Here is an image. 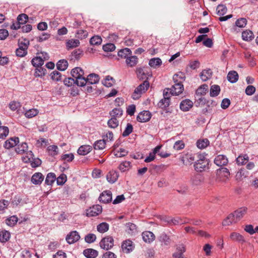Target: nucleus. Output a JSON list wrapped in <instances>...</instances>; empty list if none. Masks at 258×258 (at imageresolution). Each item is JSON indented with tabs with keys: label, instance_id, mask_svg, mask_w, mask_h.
<instances>
[{
	"label": "nucleus",
	"instance_id": "obj_1",
	"mask_svg": "<svg viewBox=\"0 0 258 258\" xmlns=\"http://www.w3.org/2000/svg\"><path fill=\"white\" fill-rule=\"evenodd\" d=\"M198 160L194 164L195 169L198 172H202L208 168L209 161L206 158L204 154L198 155Z\"/></svg>",
	"mask_w": 258,
	"mask_h": 258
},
{
	"label": "nucleus",
	"instance_id": "obj_2",
	"mask_svg": "<svg viewBox=\"0 0 258 258\" xmlns=\"http://www.w3.org/2000/svg\"><path fill=\"white\" fill-rule=\"evenodd\" d=\"M149 85V83L147 80L144 81L143 83L135 89L133 93L132 98L134 99H138L142 93H145L147 90Z\"/></svg>",
	"mask_w": 258,
	"mask_h": 258
},
{
	"label": "nucleus",
	"instance_id": "obj_3",
	"mask_svg": "<svg viewBox=\"0 0 258 258\" xmlns=\"http://www.w3.org/2000/svg\"><path fill=\"white\" fill-rule=\"evenodd\" d=\"M169 89L166 88L163 91V98L162 99L158 104L159 107L164 108L167 107L170 105V98L171 96V93L169 92Z\"/></svg>",
	"mask_w": 258,
	"mask_h": 258
},
{
	"label": "nucleus",
	"instance_id": "obj_4",
	"mask_svg": "<svg viewBox=\"0 0 258 258\" xmlns=\"http://www.w3.org/2000/svg\"><path fill=\"white\" fill-rule=\"evenodd\" d=\"M100 246L101 248L106 250L111 248L114 245L113 238L110 236L105 237L101 239L100 243Z\"/></svg>",
	"mask_w": 258,
	"mask_h": 258
},
{
	"label": "nucleus",
	"instance_id": "obj_5",
	"mask_svg": "<svg viewBox=\"0 0 258 258\" xmlns=\"http://www.w3.org/2000/svg\"><path fill=\"white\" fill-rule=\"evenodd\" d=\"M138 78L140 80L148 79L152 75L148 68H137L136 70Z\"/></svg>",
	"mask_w": 258,
	"mask_h": 258
},
{
	"label": "nucleus",
	"instance_id": "obj_6",
	"mask_svg": "<svg viewBox=\"0 0 258 258\" xmlns=\"http://www.w3.org/2000/svg\"><path fill=\"white\" fill-rule=\"evenodd\" d=\"M102 211V208L100 205H94L86 210V215L88 217L97 216L101 213Z\"/></svg>",
	"mask_w": 258,
	"mask_h": 258
},
{
	"label": "nucleus",
	"instance_id": "obj_7",
	"mask_svg": "<svg viewBox=\"0 0 258 258\" xmlns=\"http://www.w3.org/2000/svg\"><path fill=\"white\" fill-rule=\"evenodd\" d=\"M174 85L169 89V92L171 95H178L181 94L183 90V85L182 83H174Z\"/></svg>",
	"mask_w": 258,
	"mask_h": 258
},
{
	"label": "nucleus",
	"instance_id": "obj_8",
	"mask_svg": "<svg viewBox=\"0 0 258 258\" xmlns=\"http://www.w3.org/2000/svg\"><path fill=\"white\" fill-rule=\"evenodd\" d=\"M247 208L245 207H241L231 213L233 215V218L236 222L239 221L246 213Z\"/></svg>",
	"mask_w": 258,
	"mask_h": 258
},
{
	"label": "nucleus",
	"instance_id": "obj_9",
	"mask_svg": "<svg viewBox=\"0 0 258 258\" xmlns=\"http://www.w3.org/2000/svg\"><path fill=\"white\" fill-rule=\"evenodd\" d=\"M80 238V236L79 233L76 231H73L67 235L66 240L69 244H71L78 241Z\"/></svg>",
	"mask_w": 258,
	"mask_h": 258
},
{
	"label": "nucleus",
	"instance_id": "obj_10",
	"mask_svg": "<svg viewBox=\"0 0 258 258\" xmlns=\"http://www.w3.org/2000/svg\"><path fill=\"white\" fill-rule=\"evenodd\" d=\"M100 202L108 203L112 200V193L110 190H105L102 192L98 199Z\"/></svg>",
	"mask_w": 258,
	"mask_h": 258
},
{
	"label": "nucleus",
	"instance_id": "obj_11",
	"mask_svg": "<svg viewBox=\"0 0 258 258\" xmlns=\"http://www.w3.org/2000/svg\"><path fill=\"white\" fill-rule=\"evenodd\" d=\"M151 118V114L149 111L144 110L141 112L137 116V119L141 122L148 121Z\"/></svg>",
	"mask_w": 258,
	"mask_h": 258
},
{
	"label": "nucleus",
	"instance_id": "obj_12",
	"mask_svg": "<svg viewBox=\"0 0 258 258\" xmlns=\"http://www.w3.org/2000/svg\"><path fill=\"white\" fill-rule=\"evenodd\" d=\"M27 157L28 158V160L31 163V166L35 168L40 166L41 164V161L39 158H33V154L32 151H30L27 153Z\"/></svg>",
	"mask_w": 258,
	"mask_h": 258
},
{
	"label": "nucleus",
	"instance_id": "obj_13",
	"mask_svg": "<svg viewBox=\"0 0 258 258\" xmlns=\"http://www.w3.org/2000/svg\"><path fill=\"white\" fill-rule=\"evenodd\" d=\"M228 160L226 156L219 155L216 157L214 159V163L218 166H222L227 165Z\"/></svg>",
	"mask_w": 258,
	"mask_h": 258
},
{
	"label": "nucleus",
	"instance_id": "obj_14",
	"mask_svg": "<svg viewBox=\"0 0 258 258\" xmlns=\"http://www.w3.org/2000/svg\"><path fill=\"white\" fill-rule=\"evenodd\" d=\"M19 142V139L18 137H14L7 140L4 145V147L7 149H9L16 146Z\"/></svg>",
	"mask_w": 258,
	"mask_h": 258
},
{
	"label": "nucleus",
	"instance_id": "obj_15",
	"mask_svg": "<svg viewBox=\"0 0 258 258\" xmlns=\"http://www.w3.org/2000/svg\"><path fill=\"white\" fill-rule=\"evenodd\" d=\"M44 180V176L40 172L35 173L32 176L31 181L34 184H40Z\"/></svg>",
	"mask_w": 258,
	"mask_h": 258
},
{
	"label": "nucleus",
	"instance_id": "obj_16",
	"mask_svg": "<svg viewBox=\"0 0 258 258\" xmlns=\"http://www.w3.org/2000/svg\"><path fill=\"white\" fill-rule=\"evenodd\" d=\"M143 240L147 243L152 242L155 238L153 233L151 231H145L142 234Z\"/></svg>",
	"mask_w": 258,
	"mask_h": 258
},
{
	"label": "nucleus",
	"instance_id": "obj_17",
	"mask_svg": "<svg viewBox=\"0 0 258 258\" xmlns=\"http://www.w3.org/2000/svg\"><path fill=\"white\" fill-rule=\"evenodd\" d=\"M192 102L189 99L182 100L180 104V108L183 111H187L192 107Z\"/></svg>",
	"mask_w": 258,
	"mask_h": 258
},
{
	"label": "nucleus",
	"instance_id": "obj_18",
	"mask_svg": "<svg viewBox=\"0 0 258 258\" xmlns=\"http://www.w3.org/2000/svg\"><path fill=\"white\" fill-rule=\"evenodd\" d=\"M132 243V241L130 240H126L122 242L121 248L124 252L128 253L133 250Z\"/></svg>",
	"mask_w": 258,
	"mask_h": 258
},
{
	"label": "nucleus",
	"instance_id": "obj_19",
	"mask_svg": "<svg viewBox=\"0 0 258 258\" xmlns=\"http://www.w3.org/2000/svg\"><path fill=\"white\" fill-rule=\"evenodd\" d=\"M118 173L114 170L110 171L106 175L107 181L110 183H114L118 177Z\"/></svg>",
	"mask_w": 258,
	"mask_h": 258
},
{
	"label": "nucleus",
	"instance_id": "obj_20",
	"mask_svg": "<svg viewBox=\"0 0 258 258\" xmlns=\"http://www.w3.org/2000/svg\"><path fill=\"white\" fill-rule=\"evenodd\" d=\"M185 251V248L182 244L177 245L176 251L173 254V258H184L183 253Z\"/></svg>",
	"mask_w": 258,
	"mask_h": 258
},
{
	"label": "nucleus",
	"instance_id": "obj_21",
	"mask_svg": "<svg viewBox=\"0 0 258 258\" xmlns=\"http://www.w3.org/2000/svg\"><path fill=\"white\" fill-rule=\"evenodd\" d=\"M125 59L126 65L130 67L135 66L138 61V58L135 55H130Z\"/></svg>",
	"mask_w": 258,
	"mask_h": 258
},
{
	"label": "nucleus",
	"instance_id": "obj_22",
	"mask_svg": "<svg viewBox=\"0 0 258 258\" xmlns=\"http://www.w3.org/2000/svg\"><path fill=\"white\" fill-rule=\"evenodd\" d=\"M83 254L87 258H95L97 256L98 252L94 249L87 248L83 251Z\"/></svg>",
	"mask_w": 258,
	"mask_h": 258
},
{
	"label": "nucleus",
	"instance_id": "obj_23",
	"mask_svg": "<svg viewBox=\"0 0 258 258\" xmlns=\"http://www.w3.org/2000/svg\"><path fill=\"white\" fill-rule=\"evenodd\" d=\"M212 75V71L211 69L204 70L200 74V78L203 81H206L210 79Z\"/></svg>",
	"mask_w": 258,
	"mask_h": 258
},
{
	"label": "nucleus",
	"instance_id": "obj_24",
	"mask_svg": "<svg viewBox=\"0 0 258 258\" xmlns=\"http://www.w3.org/2000/svg\"><path fill=\"white\" fill-rule=\"evenodd\" d=\"M92 147L90 145H83L79 147L78 150V153L81 155H86L90 153Z\"/></svg>",
	"mask_w": 258,
	"mask_h": 258
},
{
	"label": "nucleus",
	"instance_id": "obj_25",
	"mask_svg": "<svg viewBox=\"0 0 258 258\" xmlns=\"http://www.w3.org/2000/svg\"><path fill=\"white\" fill-rule=\"evenodd\" d=\"M99 76L94 73L89 75L86 78L87 83L89 84H95L98 83L99 81Z\"/></svg>",
	"mask_w": 258,
	"mask_h": 258
},
{
	"label": "nucleus",
	"instance_id": "obj_26",
	"mask_svg": "<svg viewBox=\"0 0 258 258\" xmlns=\"http://www.w3.org/2000/svg\"><path fill=\"white\" fill-rule=\"evenodd\" d=\"M16 152L20 154H22L25 153H28V145L25 142L22 143L21 144L17 146L15 149Z\"/></svg>",
	"mask_w": 258,
	"mask_h": 258
},
{
	"label": "nucleus",
	"instance_id": "obj_27",
	"mask_svg": "<svg viewBox=\"0 0 258 258\" xmlns=\"http://www.w3.org/2000/svg\"><path fill=\"white\" fill-rule=\"evenodd\" d=\"M227 78L230 83H234L238 81V75L236 71H231L228 73Z\"/></svg>",
	"mask_w": 258,
	"mask_h": 258
},
{
	"label": "nucleus",
	"instance_id": "obj_28",
	"mask_svg": "<svg viewBox=\"0 0 258 258\" xmlns=\"http://www.w3.org/2000/svg\"><path fill=\"white\" fill-rule=\"evenodd\" d=\"M71 75L73 78L76 79L79 77L83 76L84 75V71L81 68L76 67L72 70Z\"/></svg>",
	"mask_w": 258,
	"mask_h": 258
},
{
	"label": "nucleus",
	"instance_id": "obj_29",
	"mask_svg": "<svg viewBox=\"0 0 258 258\" xmlns=\"http://www.w3.org/2000/svg\"><path fill=\"white\" fill-rule=\"evenodd\" d=\"M149 64L152 68H156L162 64V60L159 57L153 58L149 60Z\"/></svg>",
	"mask_w": 258,
	"mask_h": 258
},
{
	"label": "nucleus",
	"instance_id": "obj_30",
	"mask_svg": "<svg viewBox=\"0 0 258 258\" xmlns=\"http://www.w3.org/2000/svg\"><path fill=\"white\" fill-rule=\"evenodd\" d=\"M242 38L243 40L249 41L254 38V35L251 31L246 30L242 33Z\"/></svg>",
	"mask_w": 258,
	"mask_h": 258
},
{
	"label": "nucleus",
	"instance_id": "obj_31",
	"mask_svg": "<svg viewBox=\"0 0 258 258\" xmlns=\"http://www.w3.org/2000/svg\"><path fill=\"white\" fill-rule=\"evenodd\" d=\"M132 51L128 48L120 49L118 51V56L124 58H126L130 55H132Z\"/></svg>",
	"mask_w": 258,
	"mask_h": 258
},
{
	"label": "nucleus",
	"instance_id": "obj_32",
	"mask_svg": "<svg viewBox=\"0 0 258 258\" xmlns=\"http://www.w3.org/2000/svg\"><path fill=\"white\" fill-rule=\"evenodd\" d=\"M68 67V61L66 59L59 60L56 63L57 69L61 71H65Z\"/></svg>",
	"mask_w": 258,
	"mask_h": 258
},
{
	"label": "nucleus",
	"instance_id": "obj_33",
	"mask_svg": "<svg viewBox=\"0 0 258 258\" xmlns=\"http://www.w3.org/2000/svg\"><path fill=\"white\" fill-rule=\"evenodd\" d=\"M185 76L182 72H179L173 76V80L174 83L179 82L182 83V82L185 80Z\"/></svg>",
	"mask_w": 258,
	"mask_h": 258
},
{
	"label": "nucleus",
	"instance_id": "obj_34",
	"mask_svg": "<svg viewBox=\"0 0 258 258\" xmlns=\"http://www.w3.org/2000/svg\"><path fill=\"white\" fill-rule=\"evenodd\" d=\"M31 63L34 67H39L43 64L44 59L41 56H37L32 59Z\"/></svg>",
	"mask_w": 258,
	"mask_h": 258
},
{
	"label": "nucleus",
	"instance_id": "obj_35",
	"mask_svg": "<svg viewBox=\"0 0 258 258\" xmlns=\"http://www.w3.org/2000/svg\"><path fill=\"white\" fill-rule=\"evenodd\" d=\"M110 115L111 117L117 119L122 116V110L121 108H115L110 112Z\"/></svg>",
	"mask_w": 258,
	"mask_h": 258
},
{
	"label": "nucleus",
	"instance_id": "obj_36",
	"mask_svg": "<svg viewBox=\"0 0 258 258\" xmlns=\"http://www.w3.org/2000/svg\"><path fill=\"white\" fill-rule=\"evenodd\" d=\"M56 180V176L54 173H49L45 178V182L47 185H52Z\"/></svg>",
	"mask_w": 258,
	"mask_h": 258
},
{
	"label": "nucleus",
	"instance_id": "obj_37",
	"mask_svg": "<svg viewBox=\"0 0 258 258\" xmlns=\"http://www.w3.org/2000/svg\"><path fill=\"white\" fill-rule=\"evenodd\" d=\"M106 142L105 139L96 141L94 144V148L95 150H102L105 148Z\"/></svg>",
	"mask_w": 258,
	"mask_h": 258
},
{
	"label": "nucleus",
	"instance_id": "obj_38",
	"mask_svg": "<svg viewBox=\"0 0 258 258\" xmlns=\"http://www.w3.org/2000/svg\"><path fill=\"white\" fill-rule=\"evenodd\" d=\"M18 217L14 215L8 218L5 221L6 224L7 225L10 227H13L16 224V223L18 222Z\"/></svg>",
	"mask_w": 258,
	"mask_h": 258
},
{
	"label": "nucleus",
	"instance_id": "obj_39",
	"mask_svg": "<svg viewBox=\"0 0 258 258\" xmlns=\"http://www.w3.org/2000/svg\"><path fill=\"white\" fill-rule=\"evenodd\" d=\"M10 237V233L6 230H3L0 232V241L6 242Z\"/></svg>",
	"mask_w": 258,
	"mask_h": 258
},
{
	"label": "nucleus",
	"instance_id": "obj_40",
	"mask_svg": "<svg viewBox=\"0 0 258 258\" xmlns=\"http://www.w3.org/2000/svg\"><path fill=\"white\" fill-rule=\"evenodd\" d=\"M220 91V88L217 85H214L211 87L210 89V96L212 97H215L219 95Z\"/></svg>",
	"mask_w": 258,
	"mask_h": 258
},
{
	"label": "nucleus",
	"instance_id": "obj_41",
	"mask_svg": "<svg viewBox=\"0 0 258 258\" xmlns=\"http://www.w3.org/2000/svg\"><path fill=\"white\" fill-rule=\"evenodd\" d=\"M249 160L247 155H239L236 159V162L238 165H242L245 164Z\"/></svg>",
	"mask_w": 258,
	"mask_h": 258
},
{
	"label": "nucleus",
	"instance_id": "obj_42",
	"mask_svg": "<svg viewBox=\"0 0 258 258\" xmlns=\"http://www.w3.org/2000/svg\"><path fill=\"white\" fill-rule=\"evenodd\" d=\"M230 238L232 240L237 241L241 242L245 241L244 237L239 233L236 232H233L230 235Z\"/></svg>",
	"mask_w": 258,
	"mask_h": 258
},
{
	"label": "nucleus",
	"instance_id": "obj_43",
	"mask_svg": "<svg viewBox=\"0 0 258 258\" xmlns=\"http://www.w3.org/2000/svg\"><path fill=\"white\" fill-rule=\"evenodd\" d=\"M209 144V141L207 139L199 140L197 142V146L199 149H204Z\"/></svg>",
	"mask_w": 258,
	"mask_h": 258
},
{
	"label": "nucleus",
	"instance_id": "obj_44",
	"mask_svg": "<svg viewBox=\"0 0 258 258\" xmlns=\"http://www.w3.org/2000/svg\"><path fill=\"white\" fill-rule=\"evenodd\" d=\"M208 90V86L206 84H204L201 86L196 91V94L198 95H204Z\"/></svg>",
	"mask_w": 258,
	"mask_h": 258
},
{
	"label": "nucleus",
	"instance_id": "obj_45",
	"mask_svg": "<svg viewBox=\"0 0 258 258\" xmlns=\"http://www.w3.org/2000/svg\"><path fill=\"white\" fill-rule=\"evenodd\" d=\"M102 38L99 36H94L90 40V43L92 45H99L102 42Z\"/></svg>",
	"mask_w": 258,
	"mask_h": 258
},
{
	"label": "nucleus",
	"instance_id": "obj_46",
	"mask_svg": "<svg viewBox=\"0 0 258 258\" xmlns=\"http://www.w3.org/2000/svg\"><path fill=\"white\" fill-rule=\"evenodd\" d=\"M109 225L105 222L100 223L97 226V230L100 233H104L108 230Z\"/></svg>",
	"mask_w": 258,
	"mask_h": 258
},
{
	"label": "nucleus",
	"instance_id": "obj_47",
	"mask_svg": "<svg viewBox=\"0 0 258 258\" xmlns=\"http://www.w3.org/2000/svg\"><path fill=\"white\" fill-rule=\"evenodd\" d=\"M131 163L129 161H124L120 163L119 166V169L121 172H124L128 170L131 166Z\"/></svg>",
	"mask_w": 258,
	"mask_h": 258
},
{
	"label": "nucleus",
	"instance_id": "obj_48",
	"mask_svg": "<svg viewBox=\"0 0 258 258\" xmlns=\"http://www.w3.org/2000/svg\"><path fill=\"white\" fill-rule=\"evenodd\" d=\"M29 45V41L26 39H22L19 40V48L27 50Z\"/></svg>",
	"mask_w": 258,
	"mask_h": 258
},
{
	"label": "nucleus",
	"instance_id": "obj_49",
	"mask_svg": "<svg viewBox=\"0 0 258 258\" xmlns=\"http://www.w3.org/2000/svg\"><path fill=\"white\" fill-rule=\"evenodd\" d=\"M9 128L5 126L0 125V139H5L9 134Z\"/></svg>",
	"mask_w": 258,
	"mask_h": 258
},
{
	"label": "nucleus",
	"instance_id": "obj_50",
	"mask_svg": "<svg viewBox=\"0 0 258 258\" xmlns=\"http://www.w3.org/2000/svg\"><path fill=\"white\" fill-rule=\"evenodd\" d=\"M80 44V41L78 39H71L67 42V46L69 48L76 47Z\"/></svg>",
	"mask_w": 258,
	"mask_h": 258
},
{
	"label": "nucleus",
	"instance_id": "obj_51",
	"mask_svg": "<svg viewBox=\"0 0 258 258\" xmlns=\"http://www.w3.org/2000/svg\"><path fill=\"white\" fill-rule=\"evenodd\" d=\"M107 124L109 127L115 128L118 126L119 122L116 118L111 117V118L108 120Z\"/></svg>",
	"mask_w": 258,
	"mask_h": 258
},
{
	"label": "nucleus",
	"instance_id": "obj_52",
	"mask_svg": "<svg viewBox=\"0 0 258 258\" xmlns=\"http://www.w3.org/2000/svg\"><path fill=\"white\" fill-rule=\"evenodd\" d=\"M38 112V110L36 109H30L26 111L25 115L27 118H32L37 115Z\"/></svg>",
	"mask_w": 258,
	"mask_h": 258
},
{
	"label": "nucleus",
	"instance_id": "obj_53",
	"mask_svg": "<svg viewBox=\"0 0 258 258\" xmlns=\"http://www.w3.org/2000/svg\"><path fill=\"white\" fill-rule=\"evenodd\" d=\"M195 160L194 156L192 154H187L183 158L182 161L184 164H191Z\"/></svg>",
	"mask_w": 258,
	"mask_h": 258
},
{
	"label": "nucleus",
	"instance_id": "obj_54",
	"mask_svg": "<svg viewBox=\"0 0 258 258\" xmlns=\"http://www.w3.org/2000/svg\"><path fill=\"white\" fill-rule=\"evenodd\" d=\"M217 14L219 16L224 15L227 12V8L223 5H219L217 7Z\"/></svg>",
	"mask_w": 258,
	"mask_h": 258
},
{
	"label": "nucleus",
	"instance_id": "obj_55",
	"mask_svg": "<svg viewBox=\"0 0 258 258\" xmlns=\"http://www.w3.org/2000/svg\"><path fill=\"white\" fill-rule=\"evenodd\" d=\"M76 84L78 86L83 87L85 86L87 83V79L83 76L77 78L75 80Z\"/></svg>",
	"mask_w": 258,
	"mask_h": 258
},
{
	"label": "nucleus",
	"instance_id": "obj_56",
	"mask_svg": "<svg viewBox=\"0 0 258 258\" xmlns=\"http://www.w3.org/2000/svg\"><path fill=\"white\" fill-rule=\"evenodd\" d=\"M126 231L129 234H133L136 231V225L132 223H128L126 224Z\"/></svg>",
	"mask_w": 258,
	"mask_h": 258
},
{
	"label": "nucleus",
	"instance_id": "obj_57",
	"mask_svg": "<svg viewBox=\"0 0 258 258\" xmlns=\"http://www.w3.org/2000/svg\"><path fill=\"white\" fill-rule=\"evenodd\" d=\"M233 223H236V221H235V219L233 218V215H232L231 214L229 215L228 217L226 218V219L224 220L223 222V225L224 226H227L229 225L230 224Z\"/></svg>",
	"mask_w": 258,
	"mask_h": 258
},
{
	"label": "nucleus",
	"instance_id": "obj_58",
	"mask_svg": "<svg viewBox=\"0 0 258 258\" xmlns=\"http://www.w3.org/2000/svg\"><path fill=\"white\" fill-rule=\"evenodd\" d=\"M113 79L112 77L108 76L106 77L105 79L103 81L102 84L107 87H110L113 84Z\"/></svg>",
	"mask_w": 258,
	"mask_h": 258
},
{
	"label": "nucleus",
	"instance_id": "obj_59",
	"mask_svg": "<svg viewBox=\"0 0 258 258\" xmlns=\"http://www.w3.org/2000/svg\"><path fill=\"white\" fill-rule=\"evenodd\" d=\"M88 36V32L86 30L80 29L78 30L76 33V37L78 38L83 39L86 38Z\"/></svg>",
	"mask_w": 258,
	"mask_h": 258
},
{
	"label": "nucleus",
	"instance_id": "obj_60",
	"mask_svg": "<svg viewBox=\"0 0 258 258\" xmlns=\"http://www.w3.org/2000/svg\"><path fill=\"white\" fill-rule=\"evenodd\" d=\"M51 79L55 81H59L61 80V74L56 71H53L50 75Z\"/></svg>",
	"mask_w": 258,
	"mask_h": 258
},
{
	"label": "nucleus",
	"instance_id": "obj_61",
	"mask_svg": "<svg viewBox=\"0 0 258 258\" xmlns=\"http://www.w3.org/2000/svg\"><path fill=\"white\" fill-rule=\"evenodd\" d=\"M28 19V16L25 14H21L17 17V21L21 24L26 23Z\"/></svg>",
	"mask_w": 258,
	"mask_h": 258
},
{
	"label": "nucleus",
	"instance_id": "obj_62",
	"mask_svg": "<svg viewBox=\"0 0 258 258\" xmlns=\"http://www.w3.org/2000/svg\"><path fill=\"white\" fill-rule=\"evenodd\" d=\"M50 37V34L48 33H43L42 34L36 38L38 42H42L48 40Z\"/></svg>",
	"mask_w": 258,
	"mask_h": 258
},
{
	"label": "nucleus",
	"instance_id": "obj_63",
	"mask_svg": "<svg viewBox=\"0 0 258 258\" xmlns=\"http://www.w3.org/2000/svg\"><path fill=\"white\" fill-rule=\"evenodd\" d=\"M102 48L104 51L111 52L115 50V46L113 43H107L103 46Z\"/></svg>",
	"mask_w": 258,
	"mask_h": 258
},
{
	"label": "nucleus",
	"instance_id": "obj_64",
	"mask_svg": "<svg viewBox=\"0 0 258 258\" xmlns=\"http://www.w3.org/2000/svg\"><path fill=\"white\" fill-rule=\"evenodd\" d=\"M133 130L132 125L131 123H127L122 136L124 137L128 136L133 132Z\"/></svg>",
	"mask_w": 258,
	"mask_h": 258
}]
</instances>
